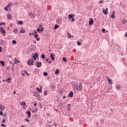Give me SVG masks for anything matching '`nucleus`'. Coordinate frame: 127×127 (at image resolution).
<instances>
[{"label": "nucleus", "instance_id": "nucleus-9", "mask_svg": "<svg viewBox=\"0 0 127 127\" xmlns=\"http://www.w3.org/2000/svg\"><path fill=\"white\" fill-rule=\"evenodd\" d=\"M5 109V107L4 105H3L2 104H0V110L1 111H3Z\"/></svg>", "mask_w": 127, "mask_h": 127}, {"label": "nucleus", "instance_id": "nucleus-29", "mask_svg": "<svg viewBox=\"0 0 127 127\" xmlns=\"http://www.w3.org/2000/svg\"><path fill=\"white\" fill-rule=\"evenodd\" d=\"M12 44H13L14 45V44H16V41H15V40H14L12 41Z\"/></svg>", "mask_w": 127, "mask_h": 127}, {"label": "nucleus", "instance_id": "nucleus-51", "mask_svg": "<svg viewBox=\"0 0 127 127\" xmlns=\"http://www.w3.org/2000/svg\"><path fill=\"white\" fill-rule=\"evenodd\" d=\"M1 127H5V125H4L3 124H1Z\"/></svg>", "mask_w": 127, "mask_h": 127}, {"label": "nucleus", "instance_id": "nucleus-33", "mask_svg": "<svg viewBox=\"0 0 127 127\" xmlns=\"http://www.w3.org/2000/svg\"><path fill=\"white\" fill-rule=\"evenodd\" d=\"M9 6H12V4H10V3H8L6 6L7 7H9Z\"/></svg>", "mask_w": 127, "mask_h": 127}, {"label": "nucleus", "instance_id": "nucleus-28", "mask_svg": "<svg viewBox=\"0 0 127 127\" xmlns=\"http://www.w3.org/2000/svg\"><path fill=\"white\" fill-rule=\"evenodd\" d=\"M116 89L117 90H120V89H121V86L120 85H117L116 87Z\"/></svg>", "mask_w": 127, "mask_h": 127}, {"label": "nucleus", "instance_id": "nucleus-62", "mask_svg": "<svg viewBox=\"0 0 127 127\" xmlns=\"http://www.w3.org/2000/svg\"><path fill=\"white\" fill-rule=\"evenodd\" d=\"M96 126L98 127V126H99V122H97V123H96Z\"/></svg>", "mask_w": 127, "mask_h": 127}, {"label": "nucleus", "instance_id": "nucleus-20", "mask_svg": "<svg viewBox=\"0 0 127 127\" xmlns=\"http://www.w3.org/2000/svg\"><path fill=\"white\" fill-rule=\"evenodd\" d=\"M29 15H30V17L31 18H34L35 17V16H34V14L32 13H30L29 14Z\"/></svg>", "mask_w": 127, "mask_h": 127}, {"label": "nucleus", "instance_id": "nucleus-30", "mask_svg": "<svg viewBox=\"0 0 127 127\" xmlns=\"http://www.w3.org/2000/svg\"><path fill=\"white\" fill-rule=\"evenodd\" d=\"M122 22L123 23H124V24L127 23V20H126V19H124L123 21H122Z\"/></svg>", "mask_w": 127, "mask_h": 127}, {"label": "nucleus", "instance_id": "nucleus-39", "mask_svg": "<svg viewBox=\"0 0 127 127\" xmlns=\"http://www.w3.org/2000/svg\"><path fill=\"white\" fill-rule=\"evenodd\" d=\"M111 17L112 18V19H115V15H112Z\"/></svg>", "mask_w": 127, "mask_h": 127}, {"label": "nucleus", "instance_id": "nucleus-50", "mask_svg": "<svg viewBox=\"0 0 127 127\" xmlns=\"http://www.w3.org/2000/svg\"><path fill=\"white\" fill-rule=\"evenodd\" d=\"M36 40H37V41H39V40H40V38H36Z\"/></svg>", "mask_w": 127, "mask_h": 127}, {"label": "nucleus", "instance_id": "nucleus-36", "mask_svg": "<svg viewBox=\"0 0 127 127\" xmlns=\"http://www.w3.org/2000/svg\"><path fill=\"white\" fill-rule=\"evenodd\" d=\"M43 75H44V76H47V75H48V73L46 72H44L43 73Z\"/></svg>", "mask_w": 127, "mask_h": 127}, {"label": "nucleus", "instance_id": "nucleus-52", "mask_svg": "<svg viewBox=\"0 0 127 127\" xmlns=\"http://www.w3.org/2000/svg\"><path fill=\"white\" fill-rule=\"evenodd\" d=\"M7 70H10V67L8 66V67H7Z\"/></svg>", "mask_w": 127, "mask_h": 127}, {"label": "nucleus", "instance_id": "nucleus-60", "mask_svg": "<svg viewBox=\"0 0 127 127\" xmlns=\"http://www.w3.org/2000/svg\"><path fill=\"white\" fill-rule=\"evenodd\" d=\"M29 35H30V36H31V35H32V33H29Z\"/></svg>", "mask_w": 127, "mask_h": 127}, {"label": "nucleus", "instance_id": "nucleus-22", "mask_svg": "<svg viewBox=\"0 0 127 127\" xmlns=\"http://www.w3.org/2000/svg\"><path fill=\"white\" fill-rule=\"evenodd\" d=\"M11 80V78H8L7 80H5L7 83H10V80Z\"/></svg>", "mask_w": 127, "mask_h": 127}, {"label": "nucleus", "instance_id": "nucleus-45", "mask_svg": "<svg viewBox=\"0 0 127 127\" xmlns=\"http://www.w3.org/2000/svg\"><path fill=\"white\" fill-rule=\"evenodd\" d=\"M59 93L60 94H63V91L60 90V91H59Z\"/></svg>", "mask_w": 127, "mask_h": 127}, {"label": "nucleus", "instance_id": "nucleus-7", "mask_svg": "<svg viewBox=\"0 0 127 127\" xmlns=\"http://www.w3.org/2000/svg\"><path fill=\"white\" fill-rule=\"evenodd\" d=\"M93 23H94V19L91 18L89 22V25H93Z\"/></svg>", "mask_w": 127, "mask_h": 127}, {"label": "nucleus", "instance_id": "nucleus-12", "mask_svg": "<svg viewBox=\"0 0 127 127\" xmlns=\"http://www.w3.org/2000/svg\"><path fill=\"white\" fill-rule=\"evenodd\" d=\"M31 47H32V48L30 49V51L31 52H32L33 51H34V47H36L34 45H32L31 46Z\"/></svg>", "mask_w": 127, "mask_h": 127}, {"label": "nucleus", "instance_id": "nucleus-25", "mask_svg": "<svg viewBox=\"0 0 127 127\" xmlns=\"http://www.w3.org/2000/svg\"><path fill=\"white\" fill-rule=\"evenodd\" d=\"M55 74L56 75H58V74H59V69H56V70L55 71Z\"/></svg>", "mask_w": 127, "mask_h": 127}, {"label": "nucleus", "instance_id": "nucleus-55", "mask_svg": "<svg viewBox=\"0 0 127 127\" xmlns=\"http://www.w3.org/2000/svg\"><path fill=\"white\" fill-rule=\"evenodd\" d=\"M37 117V115H34V116H33V117H34V118H36Z\"/></svg>", "mask_w": 127, "mask_h": 127}, {"label": "nucleus", "instance_id": "nucleus-42", "mask_svg": "<svg viewBox=\"0 0 127 127\" xmlns=\"http://www.w3.org/2000/svg\"><path fill=\"white\" fill-rule=\"evenodd\" d=\"M33 113H35V112H37V108H35V110H32V111Z\"/></svg>", "mask_w": 127, "mask_h": 127}, {"label": "nucleus", "instance_id": "nucleus-38", "mask_svg": "<svg viewBox=\"0 0 127 127\" xmlns=\"http://www.w3.org/2000/svg\"><path fill=\"white\" fill-rule=\"evenodd\" d=\"M112 15H115V14H116V12L115 11H112Z\"/></svg>", "mask_w": 127, "mask_h": 127}, {"label": "nucleus", "instance_id": "nucleus-24", "mask_svg": "<svg viewBox=\"0 0 127 127\" xmlns=\"http://www.w3.org/2000/svg\"><path fill=\"white\" fill-rule=\"evenodd\" d=\"M3 43H4V41L2 40H0V45H3Z\"/></svg>", "mask_w": 127, "mask_h": 127}, {"label": "nucleus", "instance_id": "nucleus-46", "mask_svg": "<svg viewBox=\"0 0 127 127\" xmlns=\"http://www.w3.org/2000/svg\"><path fill=\"white\" fill-rule=\"evenodd\" d=\"M0 116L3 115V113H2V111H0Z\"/></svg>", "mask_w": 127, "mask_h": 127}, {"label": "nucleus", "instance_id": "nucleus-8", "mask_svg": "<svg viewBox=\"0 0 127 127\" xmlns=\"http://www.w3.org/2000/svg\"><path fill=\"white\" fill-rule=\"evenodd\" d=\"M0 32H2L3 35L5 34V30H4V29H3L2 27L0 28Z\"/></svg>", "mask_w": 127, "mask_h": 127}, {"label": "nucleus", "instance_id": "nucleus-14", "mask_svg": "<svg viewBox=\"0 0 127 127\" xmlns=\"http://www.w3.org/2000/svg\"><path fill=\"white\" fill-rule=\"evenodd\" d=\"M74 95V93H73V91H71L69 94H68V97L70 98L73 97V96Z\"/></svg>", "mask_w": 127, "mask_h": 127}, {"label": "nucleus", "instance_id": "nucleus-2", "mask_svg": "<svg viewBox=\"0 0 127 127\" xmlns=\"http://www.w3.org/2000/svg\"><path fill=\"white\" fill-rule=\"evenodd\" d=\"M34 64V61L31 59H30L27 61V65H29L30 66H33Z\"/></svg>", "mask_w": 127, "mask_h": 127}, {"label": "nucleus", "instance_id": "nucleus-21", "mask_svg": "<svg viewBox=\"0 0 127 127\" xmlns=\"http://www.w3.org/2000/svg\"><path fill=\"white\" fill-rule=\"evenodd\" d=\"M67 36L69 38H71V37H74V36L71 35V34L70 33H67Z\"/></svg>", "mask_w": 127, "mask_h": 127}, {"label": "nucleus", "instance_id": "nucleus-58", "mask_svg": "<svg viewBox=\"0 0 127 127\" xmlns=\"http://www.w3.org/2000/svg\"><path fill=\"white\" fill-rule=\"evenodd\" d=\"M68 111H71V108L70 107H68Z\"/></svg>", "mask_w": 127, "mask_h": 127}, {"label": "nucleus", "instance_id": "nucleus-18", "mask_svg": "<svg viewBox=\"0 0 127 127\" xmlns=\"http://www.w3.org/2000/svg\"><path fill=\"white\" fill-rule=\"evenodd\" d=\"M7 19L9 20L11 19V15L9 14V13H8L7 14Z\"/></svg>", "mask_w": 127, "mask_h": 127}, {"label": "nucleus", "instance_id": "nucleus-1", "mask_svg": "<svg viewBox=\"0 0 127 127\" xmlns=\"http://www.w3.org/2000/svg\"><path fill=\"white\" fill-rule=\"evenodd\" d=\"M74 87H75V89H76L77 92H81L82 90H83V86L81 83L77 85H74Z\"/></svg>", "mask_w": 127, "mask_h": 127}, {"label": "nucleus", "instance_id": "nucleus-6", "mask_svg": "<svg viewBox=\"0 0 127 127\" xmlns=\"http://www.w3.org/2000/svg\"><path fill=\"white\" fill-rule=\"evenodd\" d=\"M103 13L104 14H105L107 15L108 14V8H106V9L105 10V8H103Z\"/></svg>", "mask_w": 127, "mask_h": 127}, {"label": "nucleus", "instance_id": "nucleus-41", "mask_svg": "<svg viewBox=\"0 0 127 127\" xmlns=\"http://www.w3.org/2000/svg\"><path fill=\"white\" fill-rule=\"evenodd\" d=\"M102 32H103V33H106V29H102Z\"/></svg>", "mask_w": 127, "mask_h": 127}, {"label": "nucleus", "instance_id": "nucleus-15", "mask_svg": "<svg viewBox=\"0 0 127 127\" xmlns=\"http://www.w3.org/2000/svg\"><path fill=\"white\" fill-rule=\"evenodd\" d=\"M108 81L110 85H113V80H112V79H110V78L108 77Z\"/></svg>", "mask_w": 127, "mask_h": 127}, {"label": "nucleus", "instance_id": "nucleus-61", "mask_svg": "<svg viewBox=\"0 0 127 127\" xmlns=\"http://www.w3.org/2000/svg\"><path fill=\"white\" fill-rule=\"evenodd\" d=\"M36 105H37V103H35L34 105V107H36Z\"/></svg>", "mask_w": 127, "mask_h": 127}, {"label": "nucleus", "instance_id": "nucleus-32", "mask_svg": "<svg viewBox=\"0 0 127 127\" xmlns=\"http://www.w3.org/2000/svg\"><path fill=\"white\" fill-rule=\"evenodd\" d=\"M18 24H23V21H19L18 23Z\"/></svg>", "mask_w": 127, "mask_h": 127}, {"label": "nucleus", "instance_id": "nucleus-27", "mask_svg": "<svg viewBox=\"0 0 127 127\" xmlns=\"http://www.w3.org/2000/svg\"><path fill=\"white\" fill-rule=\"evenodd\" d=\"M0 64H2V66H4V62L0 61Z\"/></svg>", "mask_w": 127, "mask_h": 127}, {"label": "nucleus", "instance_id": "nucleus-16", "mask_svg": "<svg viewBox=\"0 0 127 127\" xmlns=\"http://www.w3.org/2000/svg\"><path fill=\"white\" fill-rule=\"evenodd\" d=\"M26 114L28 115V118H30L31 115V113L30 112V111H27L26 112Z\"/></svg>", "mask_w": 127, "mask_h": 127}, {"label": "nucleus", "instance_id": "nucleus-23", "mask_svg": "<svg viewBox=\"0 0 127 127\" xmlns=\"http://www.w3.org/2000/svg\"><path fill=\"white\" fill-rule=\"evenodd\" d=\"M37 34H38V33H37V32L36 31V30H35L34 31V33H32V35H37Z\"/></svg>", "mask_w": 127, "mask_h": 127}, {"label": "nucleus", "instance_id": "nucleus-63", "mask_svg": "<svg viewBox=\"0 0 127 127\" xmlns=\"http://www.w3.org/2000/svg\"><path fill=\"white\" fill-rule=\"evenodd\" d=\"M125 36H126V37H127V32H126V33Z\"/></svg>", "mask_w": 127, "mask_h": 127}, {"label": "nucleus", "instance_id": "nucleus-64", "mask_svg": "<svg viewBox=\"0 0 127 127\" xmlns=\"http://www.w3.org/2000/svg\"><path fill=\"white\" fill-rule=\"evenodd\" d=\"M51 63H52V62H51V61L49 62V64H50Z\"/></svg>", "mask_w": 127, "mask_h": 127}, {"label": "nucleus", "instance_id": "nucleus-40", "mask_svg": "<svg viewBox=\"0 0 127 127\" xmlns=\"http://www.w3.org/2000/svg\"><path fill=\"white\" fill-rule=\"evenodd\" d=\"M25 122H27V123H29V120H28V118H26L25 119Z\"/></svg>", "mask_w": 127, "mask_h": 127}, {"label": "nucleus", "instance_id": "nucleus-59", "mask_svg": "<svg viewBox=\"0 0 127 127\" xmlns=\"http://www.w3.org/2000/svg\"><path fill=\"white\" fill-rule=\"evenodd\" d=\"M2 51V50H1V47H0V52H1Z\"/></svg>", "mask_w": 127, "mask_h": 127}, {"label": "nucleus", "instance_id": "nucleus-47", "mask_svg": "<svg viewBox=\"0 0 127 127\" xmlns=\"http://www.w3.org/2000/svg\"><path fill=\"white\" fill-rule=\"evenodd\" d=\"M34 37L35 38H37V37H38V34L34 35Z\"/></svg>", "mask_w": 127, "mask_h": 127}, {"label": "nucleus", "instance_id": "nucleus-31", "mask_svg": "<svg viewBox=\"0 0 127 127\" xmlns=\"http://www.w3.org/2000/svg\"><path fill=\"white\" fill-rule=\"evenodd\" d=\"M77 45H78V46L82 45V43H80V42H79V41L77 42Z\"/></svg>", "mask_w": 127, "mask_h": 127}, {"label": "nucleus", "instance_id": "nucleus-56", "mask_svg": "<svg viewBox=\"0 0 127 127\" xmlns=\"http://www.w3.org/2000/svg\"><path fill=\"white\" fill-rule=\"evenodd\" d=\"M67 106L68 107V108H70V107H71V104H67Z\"/></svg>", "mask_w": 127, "mask_h": 127}, {"label": "nucleus", "instance_id": "nucleus-4", "mask_svg": "<svg viewBox=\"0 0 127 127\" xmlns=\"http://www.w3.org/2000/svg\"><path fill=\"white\" fill-rule=\"evenodd\" d=\"M36 67L37 68H40V67H41V66H42V63L41 62H37L36 63Z\"/></svg>", "mask_w": 127, "mask_h": 127}, {"label": "nucleus", "instance_id": "nucleus-26", "mask_svg": "<svg viewBox=\"0 0 127 127\" xmlns=\"http://www.w3.org/2000/svg\"><path fill=\"white\" fill-rule=\"evenodd\" d=\"M59 28V25H57V24H56L55 25V27L54 28V29H57V28Z\"/></svg>", "mask_w": 127, "mask_h": 127}, {"label": "nucleus", "instance_id": "nucleus-43", "mask_svg": "<svg viewBox=\"0 0 127 127\" xmlns=\"http://www.w3.org/2000/svg\"><path fill=\"white\" fill-rule=\"evenodd\" d=\"M8 7L6 6L4 8V9H5V10H6V11H7V10H8V9L7 8Z\"/></svg>", "mask_w": 127, "mask_h": 127}, {"label": "nucleus", "instance_id": "nucleus-13", "mask_svg": "<svg viewBox=\"0 0 127 127\" xmlns=\"http://www.w3.org/2000/svg\"><path fill=\"white\" fill-rule=\"evenodd\" d=\"M38 57V54L36 53L35 55H34L32 57L33 58L34 60H36V58Z\"/></svg>", "mask_w": 127, "mask_h": 127}, {"label": "nucleus", "instance_id": "nucleus-54", "mask_svg": "<svg viewBox=\"0 0 127 127\" xmlns=\"http://www.w3.org/2000/svg\"><path fill=\"white\" fill-rule=\"evenodd\" d=\"M9 64H13V65H14V64H13V63H12V62H9Z\"/></svg>", "mask_w": 127, "mask_h": 127}, {"label": "nucleus", "instance_id": "nucleus-49", "mask_svg": "<svg viewBox=\"0 0 127 127\" xmlns=\"http://www.w3.org/2000/svg\"><path fill=\"white\" fill-rule=\"evenodd\" d=\"M2 123H5V119H3V120H2Z\"/></svg>", "mask_w": 127, "mask_h": 127}, {"label": "nucleus", "instance_id": "nucleus-10", "mask_svg": "<svg viewBox=\"0 0 127 127\" xmlns=\"http://www.w3.org/2000/svg\"><path fill=\"white\" fill-rule=\"evenodd\" d=\"M43 27H42L41 26H40L37 29V31H43Z\"/></svg>", "mask_w": 127, "mask_h": 127}, {"label": "nucleus", "instance_id": "nucleus-44", "mask_svg": "<svg viewBox=\"0 0 127 127\" xmlns=\"http://www.w3.org/2000/svg\"><path fill=\"white\" fill-rule=\"evenodd\" d=\"M99 3H104V1L102 0H101L99 2Z\"/></svg>", "mask_w": 127, "mask_h": 127}, {"label": "nucleus", "instance_id": "nucleus-57", "mask_svg": "<svg viewBox=\"0 0 127 127\" xmlns=\"http://www.w3.org/2000/svg\"><path fill=\"white\" fill-rule=\"evenodd\" d=\"M47 115L48 116H50V113H47Z\"/></svg>", "mask_w": 127, "mask_h": 127}, {"label": "nucleus", "instance_id": "nucleus-53", "mask_svg": "<svg viewBox=\"0 0 127 127\" xmlns=\"http://www.w3.org/2000/svg\"><path fill=\"white\" fill-rule=\"evenodd\" d=\"M101 124H103V123H104V120L102 119L101 120Z\"/></svg>", "mask_w": 127, "mask_h": 127}, {"label": "nucleus", "instance_id": "nucleus-48", "mask_svg": "<svg viewBox=\"0 0 127 127\" xmlns=\"http://www.w3.org/2000/svg\"><path fill=\"white\" fill-rule=\"evenodd\" d=\"M47 91H45L44 92V96H47Z\"/></svg>", "mask_w": 127, "mask_h": 127}, {"label": "nucleus", "instance_id": "nucleus-34", "mask_svg": "<svg viewBox=\"0 0 127 127\" xmlns=\"http://www.w3.org/2000/svg\"><path fill=\"white\" fill-rule=\"evenodd\" d=\"M42 59H45V55H44V54H43V55H42Z\"/></svg>", "mask_w": 127, "mask_h": 127}, {"label": "nucleus", "instance_id": "nucleus-35", "mask_svg": "<svg viewBox=\"0 0 127 127\" xmlns=\"http://www.w3.org/2000/svg\"><path fill=\"white\" fill-rule=\"evenodd\" d=\"M21 105H22V106H25V105H26L25 102H24V101L22 102Z\"/></svg>", "mask_w": 127, "mask_h": 127}, {"label": "nucleus", "instance_id": "nucleus-17", "mask_svg": "<svg viewBox=\"0 0 127 127\" xmlns=\"http://www.w3.org/2000/svg\"><path fill=\"white\" fill-rule=\"evenodd\" d=\"M50 56L52 60L53 61H54V60H55V58H54V55L53 54H51Z\"/></svg>", "mask_w": 127, "mask_h": 127}, {"label": "nucleus", "instance_id": "nucleus-19", "mask_svg": "<svg viewBox=\"0 0 127 127\" xmlns=\"http://www.w3.org/2000/svg\"><path fill=\"white\" fill-rule=\"evenodd\" d=\"M13 32L15 34H17V32H18V29H17V28L14 29V30H13Z\"/></svg>", "mask_w": 127, "mask_h": 127}, {"label": "nucleus", "instance_id": "nucleus-3", "mask_svg": "<svg viewBox=\"0 0 127 127\" xmlns=\"http://www.w3.org/2000/svg\"><path fill=\"white\" fill-rule=\"evenodd\" d=\"M68 18L70 20H71V22H74L75 21V18H73V15L72 14H69L68 15Z\"/></svg>", "mask_w": 127, "mask_h": 127}, {"label": "nucleus", "instance_id": "nucleus-5", "mask_svg": "<svg viewBox=\"0 0 127 127\" xmlns=\"http://www.w3.org/2000/svg\"><path fill=\"white\" fill-rule=\"evenodd\" d=\"M25 30L23 29V27L20 28L19 33H25Z\"/></svg>", "mask_w": 127, "mask_h": 127}, {"label": "nucleus", "instance_id": "nucleus-37", "mask_svg": "<svg viewBox=\"0 0 127 127\" xmlns=\"http://www.w3.org/2000/svg\"><path fill=\"white\" fill-rule=\"evenodd\" d=\"M63 60L64 62H67V60L65 58H63Z\"/></svg>", "mask_w": 127, "mask_h": 127}, {"label": "nucleus", "instance_id": "nucleus-11", "mask_svg": "<svg viewBox=\"0 0 127 127\" xmlns=\"http://www.w3.org/2000/svg\"><path fill=\"white\" fill-rule=\"evenodd\" d=\"M36 90L39 92V93H42V87L40 86V89L38 87H37Z\"/></svg>", "mask_w": 127, "mask_h": 127}]
</instances>
